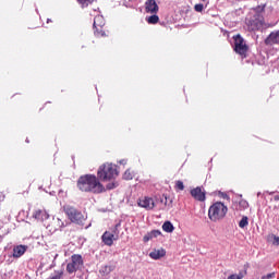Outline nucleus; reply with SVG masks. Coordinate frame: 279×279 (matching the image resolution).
I'll return each mask as SVG.
<instances>
[{
	"label": "nucleus",
	"mask_w": 279,
	"mask_h": 279,
	"mask_svg": "<svg viewBox=\"0 0 279 279\" xmlns=\"http://www.w3.org/2000/svg\"><path fill=\"white\" fill-rule=\"evenodd\" d=\"M163 232L171 233L173 230H175V227H173V223L171 221H165L162 225Z\"/></svg>",
	"instance_id": "obj_18"
},
{
	"label": "nucleus",
	"mask_w": 279,
	"mask_h": 279,
	"mask_svg": "<svg viewBox=\"0 0 279 279\" xmlns=\"http://www.w3.org/2000/svg\"><path fill=\"white\" fill-rule=\"evenodd\" d=\"M97 178L99 182H110V180H117V178H119L117 165L110 162L102 163L97 170Z\"/></svg>",
	"instance_id": "obj_3"
},
{
	"label": "nucleus",
	"mask_w": 279,
	"mask_h": 279,
	"mask_svg": "<svg viewBox=\"0 0 279 279\" xmlns=\"http://www.w3.org/2000/svg\"><path fill=\"white\" fill-rule=\"evenodd\" d=\"M158 3H156V0H147L145 2V12L147 14H158Z\"/></svg>",
	"instance_id": "obj_11"
},
{
	"label": "nucleus",
	"mask_w": 279,
	"mask_h": 279,
	"mask_svg": "<svg viewBox=\"0 0 279 279\" xmlns=\"http://www.w3.org/2000/svg\"><path fill=\"white\" fill-rule=\"evenodd\" d=\"M119 186V182L112 181L106 185L107 191H112L113 189H117Z\"/></svg>",
	"instance_id": "obj_25"
},
{
	"label": "nucleus",
	"mask_w": 279,
	"mask_h": 279,
	"mask_svg": "<svg viewBox=\"0 0 279 279\" xmlns=\"http://www.w3.org/2000/svg\"><path fill=\"white\" fill-rule=\"evenodd\" d=\"M94 34L95 36H97V38H104V36H106V31L104 29V26H97L94 27Z\"/></svg>",
	"instance_id": "obj_19"
},
{
	"label": "nucleus",
	"mask_w": 279,
	"mask_h": 279,
	"mask_svg": "<svg viewBox=\"0 0 279 279\" xmlns=\"http://www.w3.org/2000/svg\"><path fill=\"white\" fill-rule=\"evenodd\" d=\"M267 47H272V45H279V29L272 31L264 40Z\"/></svg>",
	"instance_id": "obj_9"
},
{
	"label": "nucleus",
	"mask_w": 279,
	"mask_h": 279,
	"mask_svg": "<svg viewBox=\"0 0 279 279\" xmlns=\"http://www.w3.org/2000/svg\"><path fill=\"white\" fill-rule=\"evenodd\" d=\"M162 232L160 230H153L148 232L146 235H144L143 241L144 243H148V241H151V239H158Z\"/></svg>",
	"instance_id": "obj_15"
},
{
	"label": "nucleus",
	"mask_w": 279,
	"mask_h": 279,
	"mask_svg": "<svg viewBox=\"0 0 279 279\" xmlns=\"http://www.w3.org/2000/svg\"><path fill=\"white\" fill-rule=\"evenodd\" d=\"M274 201H275V202H279V194H277V195L274 196Z\"/></svg>",
	"instance_id": "obj_35"
},
{
	"label": "nucleus",
	"mask_w": 279,
	"mask_h": 279,
	"mask_svg": "<svg viewBox=\"0 0 279 279\" xmlns=\"http://www.w3.org/2000/svg\"><path fill=\"white\" fill-rule=\"evenodd\" d=\"M123 180H134V171L128 169L122 175Z\"/></svg>",
	"instance_id": "obj_21"
},
{
	"label": "nucleus",
	"mask_w": 279,
	"mask_h": 279,
	"mask_svg": "<svg viewBox=\"0 0 279 279\" xmlns=\"http://www.w3.org/2000/svg\"><path fill=\"white\" fill-rule=\"evenodd\" d=\"M228 215V206L221 202L214 203L208 209V218L214 222L222 221Z\"/></svg>",
	"instance_id": "obj_4"
},
{
	"label": "nucleus",
	"mask_w": 279,
	"mask_h": 279,
	"mask_svg": "<svg viewBox=\"0 0 279 279\" xmlns=\"http://www.w3.org/2000/svg\"><path fill=\"white\" fill-rule=\"evenodd\" d=\"M27 252V246L26 245H17L13 248V257L14 258H21L23 254Z\"/></svg>",
	"instance_id": "obj_16"
},
{
	"label": "nucleus",
	"mask_w": 279,
	"mask_h": 279,
	"mask_svg": "<svg viewBox=\"0 0 279 279\" xmlns=\"http://www.w3.org/2000/svg\"><path fill=\"white\" fill-rule=\"evenodd\" d=\"M153 14L154 15H150L149 17H147L148 25H156L160 21V17L156 15V13H153Z\"/></svg>",
	"instance_id": "obj_20"
},
{
	"label": "nucleus",
	"mask_w": 279,
	"mask_h": 279,
	"mask_svg": "<svg viewBox=\"0 0 279 279\" xmlns=\"http://www.w3.org/2000/svg\"><path fill=\"white\" fill-rule=\"evenodd\" d=\"M137 206L145 210H154L156 208V202L149 196H142L137 199Z\"/></svg>",
	"instance_id": "obj_8"
},
{
	"label": "nucleus",
	"mask_w": 279,
	"mask_h": 279,
	"mask_svg": "<svg viewBox=\"0 0 279 279\" xmlns=\"http://www.w3.org/2000/svg\"><path fill=\"white\" fill-rule=\"evenodd\" d=\"M58 221H59V226H60V228H65L66 227V225H64V222H62V220L59 218L58 219ZM61 222V223H60Z\"/></svg>",
	"instance_id": "obj_32"
},
{
	"label": "nucleus",
	"mask_w": 279,
	"mask_h": 279,
	"mask_svg": "<svg viewBox=\"0 0 279 279\" xmlns=\"http://www.w3.org/2000/svg\"><path fill=\"white\" fill-rule=\"evenodd\" d=\"M255 11L256 13L253 19L247 22L248 32H263V29H269V27H272V25L265 22V16H263V12H265V4L263 7H257Z\"/></svg>",
	"instance_id": "obj_2"
},
{
	"label": "nucleus",
	"mask_w": 279,
	"mask_h": 279,
	"mask_svg": "<svg viewBox=\"0 0 279 279\" xmlns=\"http://www.w3.org/2000/svg\"><path fill=\"white\" fill-rule=\"evenodd\" d=\"M239 207H240V210H246V208H250V203H247V201L245 199H241L239 202Z\"/></svg>",
	"instance_id": "obj_23"
},
{
	"label": "nucleus",
	"mask_w": 279,
	"mask_h": 279,
	"mask_svg": "<svg viewBox=\"0 0 279 279\" xmlns=\"http://www.w3.org/2000/svg\"><path fill=\"white\" fill-rule=\"evenodd\" d=\"M195 12H204V4L198 3L194 5Z\"/></svg>",
	"instance_id": "obj_28"
},
{
	"label": "nucleus",
	"mask_w": 279,
	"mask_h": 279,
	"mask_svg": "<svg viewBox=\"0 0 279 279\" xmlns=\"http://www.w3.org/2000/svg\"><path fill=\"white\" fill-rule=\"evenodd\" d=\"M175 191H183L184 190V182L182 181H175V185H174Z\"/></svg>",
	"instance_id": "obj_27"
},
{
	"label": "nucleus",
	"mask_w": 279,
	"mask_h": 279,
	"mask_svg": "<svg viewBox=\"0 0 279 279\" xmlns=\"http://www.w3.org/2000/svg\"><path fill=\"white\" fill-rule=\"evenodd\" d=\"M94 27H104L106 25V21L104 20V16L101 15H96L94 17Z\"/></svg>",
	"instance_id": "obj_17"
},
{
	"label": "nucleus",
	"mask_w": 279,
	"mask_h": 279,
	"mask_svg": "<svg viewBox=\"0 0 279 279\" xmlns=\"http://www.w3.org/2000/svg\"><path fill=\"white\" fill-rule=\"evenodd\" d=\"M63 213L66 215L68 219H70L71 223H75L76 226H84V221H86V217L84 214L74 206L65 205L63 206Z\"/></svg>",
	"instance_id": "obj_5"
},
{
	"label": "nucleus",
	"mask_w": 279,
	"mask_h": 279,
	"mask_svg": "<svg viewBox=\"0 0 279 279\" xmlns=\"http://www.w3.org/2000/svg\"><path fill=\"white\" fill-rule=\"evenodd\" d=\"M276 208H277V207L275 206V207H274V210H276Z\"/></svg>",
	"instance_id": "obj_37"
},
{
	"label": "nucleus",
	"mask_w": 279,
	"mask_h": 279,
	"mask_svg": "<svg viewBox=\"0 0 279 279\" xmlns=\"http://www.w3.org/2000/svg\"><path fill=\"white\" fill-rule=\"evenodd\" d=\"M112 269H113L112 266H105L102 271L104 274H110Z\"/></svg>",
	"instance_id": "obj_30"
},
{
	"label": "nucleus",
	"mask_w": 279,
	"mask_h": 279,
	"mask_svg": "<svg viewBox=\"0 0 279 279\" xmlns=\"http://www.w3.org/2000/svg\"><path fill=\"white\" fill-rule=\"evenodd\" d=\"M236 1H241V0H236Z\"/></svg>",
	"instance_id": "obj_38"
},
{
	"label": "nucleus",
	"mask_w": 279,
	"mask_h": 279,
	"mask_svg": "<svg viewBox=\"0 0 279 279\" xmlns=\"http://www.w3.org/2000/svg\"><path fill=\"white\" fill-rule=\"evenodd\" d=\"M233 40L235 53L241 56V58H247V51L250 47L247 46V44H245V39H243L240 35H235L233 36Z\"/></svg>",
	"instance_id": "obj_7"
},
{
	"label": "nucleus",
	"mask_w": 279,
	"mask_h": 279,
	"mask_svg": "<svg viewBox=\"0 0 279 279\" xmlns=\"http://www.w3.org/2000/svg\"><path fill=\"white\" fill-rule=\"evenodd\" d=\"M126 163H128V160L125 159L120 160V165H126Z\"/></svg>",
	"instance_id": "obj_34"
},
{
	"label": "nucleus",
	"mask_w": 279,
	"mask_h": 279,
	"mask_svg": "<svg viewBox=\"0 0 279 279\" xmlns=\"http://www.w3.org/2000/svg\"><path fill=\"white\" fill-rule=\"evenodd\" d=\"M76 186L82 193H94L95 195H99L106 191V187L95 174L81 175L76 182Z\"/></svg>",
	"instance_id": "obj_1"
},
{
	"label": "nucleus",
	"mask_w": 279,
	"mask_h": 279,
	"mask_svg": "<svg viewBox=\"0 0 279 279\" xmlns=\"http://www.w3.org/2000/svg\"><path fill=\"white\" fill-rule=\"evenodd\" d=\"M149 256L153 260H160V258H165V256H167V251H165V248L154 250L149 253Z\"/></svg>",
	"instance_id": "obj_13"
},
{
	"label": "nucleus",
	"mask_w": 279,
	"mask_h": 279,
	"mask_svg": "<svg viewBox=\"0 0 279 279\" xmlns=\"http://www.w3.org/2000/svg\"><path fill=\"white\" fill-rule=\"evenodd\" d=\"M274 244H275V245H279V238H278V236H275V239H274Z\"/></svg>",
	"instance_id": "obj_33"
},
{
	"label": "nucleus",
	"mask_w": 279,
	"mask_h": 279,
	"mask_svg": "<svg viewBox=\"0 0 279 279\" xmlns=\"http://www.w3.org/2000/svg\"><path fill=\"white\" fill-rule=\"evenodd\" d=\"M84 267V258H82V255L80 254H73L71 256V262L66 265V271L68 274H75L80 271Z\"/></svg>",
	"instance_id": "obj_6"
},
{
	"label": "nucleus",
	"mask_w": 279,
	"mask_h": 279,
	"mask_svg": "<svg viewBox=\"0 0 279 279\" xmlns=\"http://www.w3.org/2000/svg\"><path fill=\"white\" fill-rule=\"evenodd\" d=\"M95 0H77V2L82 5V8H88L90 3H93Z\"/></svg>",
	"instance_id": "obj_26"
},
{
	"label": "nucleus",
	"mask_w": 279,
	"mask_h": 279,
	"mask_svg": "<svg viewBox=\"0 0 279 279\" xmlns=\"http://www.w3.org/2000/svg\"><path fill=\"white\" fill-rule=\"evenodd\" d=\"M268 217L270 219H276V214L271 213V207H269L267 210H266Z\"/></svg>",
	"instance_id": "obj_29"
},
{
	"label": "nucleus",
	"mask_w": 279,
	"mask_h": 279,
	"mask_svg": "<svg viewBox=\"0 0 279 279\" xmlns=\"http://www.w3.org/2000/svg\"><path fill=\"white\" fill-rule=\"evenodd\" d=\"M247 275V270L243 272H239L238 275H230L227 279H243Z\"/></svg>",
	"instance_id": "obj_22"
},
{
	"label": "nucleus",
	"mask_w": 279,
	"mask_h": 279,
	"mask_svg": "<svg viewBox=\"0 0 279 279\" xmlns=\"http://www.w3.org/2000/svg\"><path fill=\"white\" fill-rule=\"evenodd\" d=\"M250 221L247 216H243L242 219L239 222V227L240 228H246V226H248Z\"/></svg>",
	"instance_id": "obj_24"
},
{
	"label": "nucleus",
	"mask_w": 279,
	"mask_h": 279,
	"mask_svg": "<svg viewBox=\"0 0 279 279\" xmlns=\"http://www.w3.org/2000/svg\"><path fill=\"white\" fill-rule=\"evenodd\" d=\"M34 219H37V221H45L49 219V214H47V210L45 209H36L33 214Z\"/></svg>",
	"instance_id": "obj_12"
},
{
	"label": "nucleus",
	"mask_w": 279,
	"mask_h": 279,
	"mask_svg": "<svg viewBox=\"0 0 279 279\" xmlns=\"http://www.w3.org/2000/svg\"><path fill=\"white\" fill-rule=\"evenodd\" d=\"M274 276H275V274L271 272V274H268V275L262 277V279H271V278H274Z\"/></svg>",
	"instance_id": "obj_31"
},
{
	"label": "nucleus",
	"mask_w": 279,
	"mask_h": 279,
	"mask_svg": "<svg viewBox=\"0 0 279 279\" xmlns=\"http://www.w3.org/2000/svg\"><path fill=\"white\" fill-rule=\"evenodd\" d=\"M47 23H51V20H50V19H48V20H47Z\"/></svg>",
	"instance_id": "obj_36"
},
{
	"label": "nucleus",
	"mask_w": 279,
	"mask_h": 279,
	"mask_svg": "<svg viewBox=\"0 0 279 279\" xmlns=\"http://www.w3.org/2000/svg\"><path fill=\"white\" fill-rule=\"evenodd\" d=\"M102 243H105V245H108L109 247H111V245H113L114 243V234L110 233V231H106L102 236Z\"/></svg>",
	"instance_id": "obj_14"
},
{
	"label": "nucleus",
	"mask_w": 279,
	"mask_h": 279,
	"mask_svg": "<svg viewBox=\"0 0 279 279\" xmlns=\"http://www.w3.org/2000/svg\"><path fill=\"white\" fill-rule=\"evenodd\" d=\"M191 195L196 202H206V192L202 187L197 186L191 190Z\"/></svg>",
	"instance_id": "obj_10"
}]
</instances>
